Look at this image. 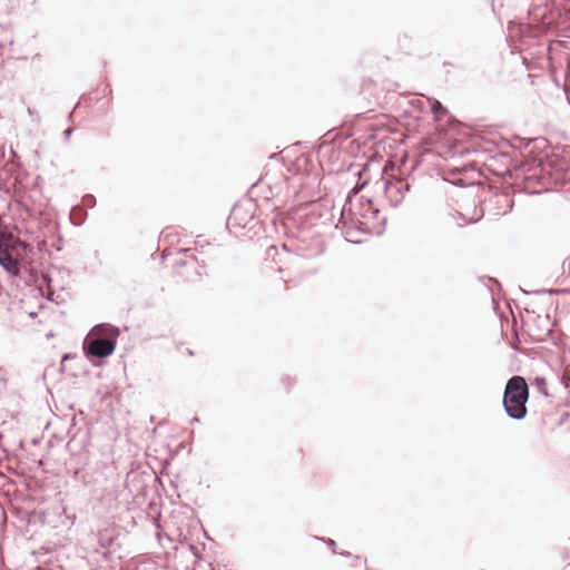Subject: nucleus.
<instances>
[{
	"mask_svg": "<svg viewBox=\"0 0 570 570\" xmlns=\"http://www.w3.org/2000/svg\"><path fill=\"white\" fill-rule=\"evenodd\" d=\"M466 223H468V220L462 219V222H459V223H458V225H459V226H464Z\"/></svg>",
	"mask_w": 570,
	"mask_h": 570,
	"instance_id": "1a4fd4ad",
	"label": "nucleus"
},
{
	"mask_svg": "<svg viewBox=\"0 0 570 570\" xmlns=\"http://www.w3.org/2000/svg\"><path fill=\"white\" fill-rule=\"evenodd\" d=\"M71 134H72V129H67V130L63 131V135H65L66 139H69Z\"/></svg>",
	"mask_w": 570,
	"mask_h": 570,
	"instance_id": "6e6552de",
	"label": "nucleus"
},
{
	"mask_svg": "<svg viewBox=\"0 0 570 570\" xmlns=\"http://www.w3.org/2000/svg\"><path fill=\"white\" fill-rule=\"evenodd\" d=\"M409 190V185L403 179H387L384 181V193L392 206H397Z\"/></svg>",
	"mask_w": 570,
	"mask_h": 570,
	"instance_id": "20e7f679",
	"label": "nucleus"
},
{
	"mask_svg": "<svg viewBox=\"0 0 570 570\" xmlns=\"http://www.w3.org/2000/svg\"><path fill=\"white\" fill-rule=\"evenodd\" d=\"M253 219V215L249 214V209L245 208L244 205L234 206L229 217V225H240L245 227L249 220Z\"/></svg>",
	"mask_w": 570,
	"mask_h": 570,
	"instance_id": "39448f33",
	"label": "nucleus"
},
{
	"mask_svg": "<svg viewBox=\"0 0 570 570\" xmlns=\"http://www.w3.org/2000/svg\"><path fill=\"white\" fill-rule=\"evenodd\" d=\"M529 387L522 376H512L505 385L503 394V406L509 417L522 420L527 415V402Z\"/></svg>",
	"mask_w": 570,
	"mask_h": 570,
	"instance_id": "f257e3e1",
	"label": "nucleus"
},
{
	"mask_svg": "<svg viewBox=\"0 0 570 570\" xmlns=\"http://www.w3.org/2000/svg\"><path fill=\"white\" fill-rule=\"evenodd\" d=\"M82 203L86 205V206H94L95 203H96V199L92 195H86L83 196L82 198Z\"/></svg>",
	"mask_w": 570,
	"mask_h": 570,
	"instance_id": "0eeeda50",
	"label": "nucleus"
},
{
	"mask_svg": "<svg viewBox=\"0 0 570 570\" xmlns=\"http://www.w3.org/2000/svg\"><path fill=\"white\" fill-rule=\"evenodd\" d=\"M18 248L28 250L30 247L21 240H13L10 237L0 235V265L12 275L19 274V264L12 254L18 252Z\"/></svg>",
	"mask_w": 570,
	"mask_h": 570,
	"instance_id": "7ed1b4c3",
	"label": "nucleus"
},
{
	"mask_svg": "<svg viewBox=\"0 0 570 570\" xmlns=\"http://www.w3.org/2000/svg\"><path fill=\"white\" fill-rule=\"evenodd\" d=\"M111 332L114 336L118 335V330L109 327L108 325H97L92 330V334L85 340L83 348L87 356L90 357H106L115 351V337L106 336Z\"/></svg>",
	"mask_w": 570,
	"mask_h": 570,
	"instance_id": "f03ea898",
	"label": "nucleus"
},
{
	"mask_svg": "<svg viewBox=\"0 0 570 570\" xmlns=\"http://www.w3.org/2000/svg\"><path fill=\"white\" fill-rule=\"evenodd\" d=\"M432 111L436 117H439L445 112V109L438 100H434L432 105Z\"/></svg>",
	"mask_w": 570,
	"mask_h": 570,
	"instance_id": "423d86ee",
	"label": "nucleus"
},
{
	"mask_svg": "<svg viewBox=\"0 0 570 570\" xmlns=\"http://www.w3.org/2000/svg\"><path fill=\"white\" fill-rule=\"evenodd\" d=\"M535 382L544 384V380L543 379H537Z\"/></svg>",
	"mask_w": 570,
	"mask_h": 570,
	"instance_id": "9d476101",
	"label": "nucleus"
}]
</instances>
